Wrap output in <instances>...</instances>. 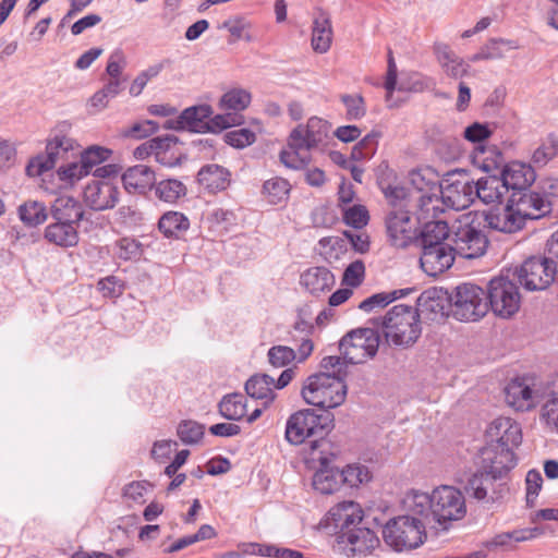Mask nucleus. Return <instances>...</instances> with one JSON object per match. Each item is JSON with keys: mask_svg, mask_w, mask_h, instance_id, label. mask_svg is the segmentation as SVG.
Instances as JSON below:
<instances>
[{"mask_svg": "<svg viewBox=\"0 0 558 558\" xmlns=\"http://www.w3.org/2000/svg\"><path fill=\"white\" fill-rule=\"evenodd\" d=\"M403 508L412 514L438 524L459 521L466 514L465 498L453 486H439L430 495L423 492H410L403 498Z\"/></svg>", "mask_w": 558, "mask_h": 558, "instance_id": "nucleus-1", "label": "nucleus"}, {"mask_svg": "<svg viewBox=\"0 0 558 558\" xmlns=\"http://www.w3.org/2000/svg\"><path fill=\"white\" fill-rule=\"evenodd\" d=\"M330 133L329 123L312 117L306 123L295 126L288 140L287 148L280 153L281 162L290 169L299 170L311 161L310 151L326 145Z\"/></svg>", "mask_w": 558, "mask_h": 558, "instance_id": "nucleus-2", "label": "nucleus"}, {"mask_svg": "<svg viewBox=\"0 0 558 558\" xmlns=\"http://www.w3.org/2000/svg\"><path fill=\"white\" fill-rule=\"evenodd\" d=\"M381 328L388 345L410 348L422 333L418 310L404 304L395 305L381 318Z\"/></svg>", "mask_w": 558, "mask_h": 558, "instance_id": "nucleus-3", "label": "nucleus"}, {"mask_svg": "<svg viewBox=\"0 0 558 558\" xmlns=\"http://www.w3.org/2000/svg\"><path fill=\"white\" fill-rule=\"evenodd\" d=\"M333 427V417L330 413L316 414L313 410L305 409L293 413L286 424V439L292 445H301L307 438L312 450L325 444L324 437Z\"/></svg>", "mask_w": 558, "mask_h": 558, "instance_id": "nucleus-4", "label": "nucleus"}, {"mask_svg": "<svg viewBox=\"0 0 558 558\" xmlns=\"http://www.w3.org/2000/svg\"><path fill=\"white\" fill-rule=\"evenodd\" d=\"M558 389L533 377H517L505 387V401L515 411L526 412L556 398Z\"/></svg>", "mask_w": 558, "mask_h": 558, "instance_id": "nucleus-5", "label": "nucleus"}, {"mask_svg": "<svg viewBox=\"0 0 558 558\" xmlns=\"http://www.w3.org/2000/svg\"><path fill=\"white\" fill-rule=\"evenodd\" d=\"M426 524L425 518L407 511V514L392 518L384 525V542L395 551L417 548L426 537Z\"/></svg>", "mask_w": 558, "mask_h": 558, "instance_id": "nucleus-6", "label": "nucleus"}, {"mask_svg": "<svg viewBox=\"0 0 558 558\" xmlns=\"http://www.w3.org/2000/svg\"><path fill=\"white\" fill-rule=\"evenodd\" d=\"M301 395L310 405L335 409L344 402L347 385L342 378L330 373H317L304 380Z\"/></svg>", "mask_w": 558, "mask_h": 558, "instance_id": "nucleus-7", "label": "nucleus"}, {"mask_svg": "<svg viewBox=\"0 0 558 558\" xmlns=\"http://www.w3.org/2000/svg\"><path fill=\"white\" fill-rule=\"evenodd\" d=\"M452 316L461 322H476L488 312L487 293L478 286L462 283L449 295Z\"/></svg>", "mask_w": 558, "mask_h": 558, "instance_id": "nucleus-8", "label": "nucleus"}, {"mask_svg": "<svg viewBox=\"0 0 558 558\" xmlns=\"http://www.w3.org/2000/svg\"><path fill=\"white\" fill-rule=\"evenodd\" d=\"M556 272V263L545 256H531L514 269L520 284L529 291L546 290L554 282Z\"/></svg>", "mask_w": 558, "mask_h": 558, "instance_id": "nucleus-9", "label": "nucleus"}, {"mask_svg": "<svg viewBox=\"0 0 558 558\" xmlns=\"http://www.w3.org/2000/svg\"><path fill=\"white\" fill-rule=\"evenodd\" d=\"M488 240L481 229V222H476L471 215L463 216L454 229V252L466 258H477L485 254Z\"/></svg>", "mask_w": 558, "mask_h": 558, "instance_id": "nucleus-10", "label": "nucleus"}, {"mask_svg": "<svg viewBox=\"0 0 558 558\" xmlns=\"http://www.w3.org/2000/svg\"><path fill=\"white\" fill-rule=\"evenodd\" d=\"M380 338L372 328H361L347 333L339 343L343 359L350 364L364 363L378 351Z\"/></svg>", "mask_w": 558, "mask_h": 558, "instance_id": "nucleus-11", "label": "nucleus"}, {"mask_svg": "<svg viewBox=\"0 0 558 558\" xmlns=\"http://www.w3.org/2000/svg\"><path fill=\"white\" fill-rule=\"evenodd\" d=\"M251 93L244 88H231L227 90L218 101V109L221 111L214 116V128L227 130L244 123L242 112L250 106Z\"/></svg>", "mask_w": 558, "mask_h": 558, "instance_id": "nucleus-12", "label": "nucleus"}, {"mask_svg": "<svg viewBox=\"0 0 558 558\" xmlns=\"http://www.w3.org/2000/svg\"><path fill=\"white\" fill-rule=\"evenodd\" d=\"M438 186L447 208L462 210L475 201L474 181L465 171L448 173Z\"/></svg>", "mask_w": 558, "mask_h": 558, "instance_id": "nucleus-13", "label": "nucleus"}, {"mask_svg": "<svg viewBox=\"0 0 558 558\" xmlns=\"http://www.w3.org/2000/svg\"><path fill=\"white\" fill-rule=\"evenodd\" d=\"M488 301L495 315L509 318L520 310L521 294L513 281L497 277L489 281Z\"/></svg>", "mask_w": 558, "mask_h": 558, "instance_id": "nucleus-14", "label": "nucleus"}, {"mask_svg": "<svg viewBox=\"0 0 558 558\" xmlns=\"http://www.w3.org/2000/svg\"><path fill=\"white\" fill-rule=\"evenodd\" d=\"M337 549L348 558H365L380 548V539L369 527L359 526L336 536Z\"/></svg>", "mask_w": 558, "mask_h": 558, "instance_id": "nucleus-15", "label": "nucleus"}, {"mask_svg": "<svg viewBox=\"0 0 558 558\" xmlns=\"http://www.w3.org/2000/svg\"><path fill=\"white\" fill-rule=\"evenodd\" d=\"M386 232L392 246L405 248L417 238V220L409 210L395 208L386 217Z\"/></svg>", "mask_w": 558, "mask_h": 558, "instance_id": "nucleus-16", "label": "nucleus"}, {"mask_svg": "<svg viewBox=\"0 0 558 558\" xmlns=\"http://www.w3.org/2000/svg\"><path fill=\"white\" fill-rule=\"evenodd\" d=\"M485 437L488 446L514 451L522 442V429L515 420L499 416L488 424Z\"/></svg>", "mask_w": 558, "mask_h": 558, "instance_id": "nucleus-17", "label": "nucleus"}, {"mask_svg": "<svg viewBox=\"0 0 558 558\" xmlns=\"http://www.w3.org/2000/svg\"><path fill=\"white\" fill-rule=\"evenodd\" d=\"M480 468L493 480L501 478L515 465L514 451L486 445L480 451Z\"/></svg>", "mask_w": 558, "mask_h": 558, "instance_id": "nucleus-18", "label": "nucleus"}, {"mask_svg": "<svg viewBox=\"0 0 558 558\" xmlns=\"http://www.w3.org/2000/svg\"><path fill=\"white\" fill-rule=\"evenodd\" d=\"M119 189L110 181L93 180L88 182L83 192L86 206L93 210H107L113 208L119 201Z\"/></svg>", "mask_w": 558, "mask_h": 558, "instance_id": "nucleus-19", "label": "nucleus"}, {"mask_svg": "<svg viewBox=\"0 0 558 558\" xmlns=\"http://www.w3.org/2000/svg\"><path fill=\"white\" fill-rule=\"evenodd\" d=\"M364 518V511L360 504L344 500L332 506L327 513L328 525L338 530L337 535L345 534L359 527Z\"/></svg>", "mask_w": 558, "mask_h": 558, "instance_id": "nucleus-20", "label": "nucleus"}, {"mask_svg": "<svg viewBox=\"0 0 558 558\" xmlns=\"http://www.w3.org/2000/svg\"><path fill=\"white\" fill-rule=\"evenodd\" d=\"M421 250V268L430 277H436L445 272L454 262L456 252L450 244L422 247Z\"/></svg>", "mask_w": 558, "mask_h": 558, "instance_id": "nucleus-21", "label": "nucleus"}, {"mask_svg": "<svg viewBox=\"0 0 558 558\" xmlns=\"http://www.w3.org/2000/svg\"><path fill=\"white\" fill-rule=\"evenodd\" d=\"M517 217L524 225L527 219H538L548 211L547 202L537 193L513 192L508 201Z\"/></svg>", "mask_w": 558, "mask_h": 558, "instance_id": "nucleus-22", "label": "nucleus"}, {"mask_svg": "<svg viewBox=\"0 0 558 558\" xmlns=\"http://www.w3.org/2000/svg\"><path fill=\"white\" fill-rule=\"evenodd\" d=\"M167 128L187 129L196 133H219L222 131L214 128L213 109L209 105L186 108L175 121V126L167 125Z\"/></svg>", "mask_w": 558, "mask_h": 558, "instance_id": "nucleus-23", "label": "nucleus"}, {"mask_svg": "<svg viewBox=\"0 0 558 558\" xmlns=\"http://www.w3.org/2000/svg\"><path fill=\"white\" fill-rule=\"evenodd\" d=\"M417 204V222L437 219L438 215L447 208L441 189L436 183H427L425 189L418 187L413 196Z\"/></svg>", "mask_w": 558, "mask_h": 558, "instance_id": "nucleus-24", "label": "nucleus"}, {"mask_svg": "<svg viewBox=\"0 0 558 558\" xmlns=\"http://www.w3.org/2000/svg\"><path fill=\"white\" fill-rule=\"evenodd\" d=\"M433 51L446 76L453 80H462L469 75L470 63L459 57L448 44L435 43Z\"/></svg>", "mask_w": 558, "mask_h": 558, "instance_id": "nucleus-25", "label": "nucleus"}, {"mask_svg": "<svg viewBox=\"0 0 558 558\" xmlns=\"http://www.w3.org/2000/svg\"><path fill=\"white\" fill-rule=\"evenodd\" d=\"M535 172L530 165L513 161L505 166L500 179L506 191H526L535 181Z\"/></svg>", "mask_w": 558, "mask_h": 558, "instance_id": "nucleus-26", "label": "nucleus"}, {"mask_svg": "<svg viewBox=\"0 0 558 558\" xmlns=\"http://www.w3.org/2000/svg\"><path fill=\"white\" fill-rule=\"evenodd\" d=\"M300 283L308 293L320 295L333 288L336 278L327 267L315 266L301 274Z\"/></svg>", "mask_w": 558, "mask_h": 558, "instance_id": "nucleus-27", "label": "nucleus"}, {"mask_svg": "<svg viewBox=\"0 0 558 558\" xmlns=\"http://www.w3.org/2000/svg\"><path fill=\"white\" fill-rule=\"evenodd\" d=\"M122 183L130 193L146 194L155 186L156 174L150 167L136 165L124 171Z\"/></svg>", "mask_w": 558, "mask_h": 558, "instance_id": "nucleus-28", "label": "nucleus"}, {"mask_svg": "<svg viewBox=\"0 0 558 558\" xmlns=\"http://www.w3.org/2000/svg\"><path fill=\"white\" fill-rule=\"evenodd\" d=\"M78 227L80 223L53 220L46 227L44 238L56 246L73 247L77 245L80 240Z\"/></svg>", "mask_w": 558, "mask_h": 558, "instance_id": "nucleus-29", "label": "nucleus"}, {"mask_svg": "<svg viewBox=\"0 0 558 558\" xmlns=\"http://www.w3.org/2000/svg\"><path fill=\"white\" fill-rule=\"evenodd\" d=\"M332 27L329 15L317 10L313 20L311 46L316 53H326L332 43Z\"/></svg>", "mask_w": 558, "mask_h": 558, "instance_id": "nucleus-30", "label": "nucleus"}, {"mask_svg": "<svg viewBox=\"0 0 558 558\" xmlns=\"http://www.w3.org/2000/svg\"><path fill=\"white\" fill-rule=\"evenodd\" d=\"M175 144L177 140L171 136L155 137L137 146L133 151V156L134 158L142 160L150 155H154L158 162L165 166H173L175 162L168 160L166 158V154Z\"/></svg>", "mask_w": 558, "mask_h": 558, "instance_id": "nucleus-31", "label": "nucleus"}, {"mask_svg": "<svg viewBox=\"0 0 558 558\" xmlns=\"http://www.w3.org/2000/svg\"><path fill=\"white\" fill-rule=\"evenodd\" d=\"M197 180L208 192L216 193L229 186L230 172L219 165H206L198 171Z\"/></svg>", "mask_w": 558, "mask_h": 558, "instance_id": "nucleus-32", "label": "nucleus"}, {"mask_svg": "<svg viewBox=\"0 0 558 558\" xmlns=\"http://www.w3.org/2000/svg\"><path fill=\"white\" fill-rule=\"evenodd\" d=\"M506 187L502 180L496 175H487L474 181L475 198H478L486 205L501 202Z\"/></svg>", "mask_w": 558, "mask_h": 558, "instance_id": "nucleus-33", "label": "nucleus"}, {"mask_svg": "<svg viewBox=\"0 0 558 558\" xmlns=\"http://www.w3.org/2000/svg\"><path fill=\"white\" fill-rule=\"evenodd\" d=\"M485 222L490 229L505 233H512L523 228V223L509 203L501 210H490L485 214Z\"/></svg>", "mask_w": 558, "mask_h": 558, "instance_id": "nucleus-34", "label": "nucleus"}, {"mask_svg": "<svg viewBox=\"0 0 558 558\" xmlns=\"http://www.w3.org/2000/svg\"><path fill=\"white\" fill-rule=\"evenodd\" d=\"M83 216L84 210L81 204L71 196H60L51 206L52 220L80 223Z\"/></svg>", "mask_w": 558, "mask_h": 558, "instance_id": "nucleus-35", "label": "nucleus"}, {"mask_svg": "<svg viewBox=\"0 0 558 558\" xmlns=\"http://www.w3.org/2000/svg\"><path fill=\"white\" fill-rule=\"evenodd\" d=\"M245 391L250 397L262 400L264 405L276 398L274 378L266 374L252 376L245 384Z\"/></svg>", "mask_w": 558, "mask_h": 558, "instance_id": "nucleus-36", "label": "nucleus"}, {"mask_svg": "<svg viewBox=\"0 0 558 558\" xmlns=\"http://www.w3.org/2000/svg\"><path fill=\"white\" fill-rule=\"evenodd\" d=\"M518 48L519 44L515 40L494 38L488 40L477 53L473 54L470 61L477 62L482 60L502 59L509 51Z\"/></svg>", "mask_w": 558, "mask_h": 558, "instance_id": "nucleus-37", "label": "nucleus"}, {"mask_svg": "<svg viewBox=\"0 0 558 558\" xmlns=\"http://www.w3.org/2000/svg\"><path fill=\"white\" fill-rule=\"evenodd\" d=\"M341 476L339 469L323 468L315 472L312 485L320 494H333L342 487Z\"/></svg>", "mask_w": 558, "mask_h": 558, "instance_id": "nucleus-38", "label": "nucleus"}, {"mask_svg": "<svg viewBox=\"0 0 558 558\" xmlns=\"http://www.w3.org/2000/svg\"><path fill=\"white\" fill-rule=\"evenodd\" d=\"M449 236L448 223L440 219L425 221L421 231V248L448 244L446 240Z\"/></svg>", "mask_w": 558, "mask_h": 558, "instance_id": "nucleus-39", "label": "nucleus"}, {"mask_svg": "<svg viewBox=\"0 0 558 558\" xmlns=\"http://www.w3.org/2000/svg\"><path fill=\"white\" fill-rule=\"evenodd\" d=\"M543 534L539 527L519 529L495 535L490 544L495 547H511L519 542L533 539Z\"/></svg>", "mask_w": 558, "mask_h": 558, "instance_id": "nucleus-40", "label": "nucleus"}, {"mask_svg": "<svg viewBox=\"0 0 558 558\" xmlns=\"http://www.w3.org/2000/svg\"><path fill=\"white\" fill-rule=\"evenodd\" d=\"M189 227V219L179 211H168L163 214L158 222L160 232L167 238H177L180 233L186 231Z\"/></svg>", "mask_w": 558, "mask_h": 558, "instance_id": "nucleus-41", "label": "nucleus"}, {"mask_svg": "<svg viewBox=\"0 0 558 558\" xmlns=\"http://www.w3.org/2000/svg\"><path fill=\"white\" fill-rule=\"evenodd\" d=\"M220 414L230 421H239L246 414V399L241 393H231L220 401Z\"/></svg>", "mask_w": 558, "mask_h": 558, "instance_id": "nucleus-42", "label": "nucleus"}, {"mask_svg": "<svg viewBox=\"0 0 558 558\" xmlns=\"http://www.w3.org/2000/svg\"><path fill=\"white\" fill-rule=\"evenodd\" d=\"M155 196L165 203L173 204L185 196L186 186L177 179L161 180L155 183Z\"/></svg>", "mask_w": 558, "mask_h": 558, "instance_id": "nucleus-43", "label": "nucleus"}, {"mask_svg": "<svg viewBox=\"0 0 558 558\" xmlns=\"http://www.w3.org/2000/svg\"><path fill=\"white\" fill-rule=\"evenodd\" d=\"M290 190L291 185L286 179L276 177L264 182L263 195L269 204L278 205L288 199Z\"/></svg>", "mask_w": 558, "mask_h": 558, "instance_id": "nucleus-44", "label": "nucleus"}, {"mask_svg": "<svg viewBox=\"0 0 558 558\" xmlns=\"http://www.w3.org/2000/svg\"><path fill=\"white\" fill-rule=\"evenodd\" d=\"M397 73H398L397 64H396L392 53L390 51L389 58H388L387 75H386V81H385V89L387 93L386 98H387L388 102L391 101L392 94L396 89H398L400 92H410V90L416 92V90L421 89V85L416 81L412 85H409L403 80L398 84Z\"/></svg>", "mask_w": 558, "mask_h": 558, "instance_id": "nucleus-45", "label": "nucleus"}, {"mask_svg": "<svg viewBox=\"0 0 558 558\" xmlns=\"http://www.w3.org/2000/svg\"><path fill=\"white\" fill-rule=\"evenodd\" d=\"M21 220L29 227H36L46 221L48 213L46 206L37 201H27L19 207Z\"/></svg>", "mask_w": 558, "mask_h": 558, "instance_id": "nucleus-46", "label": "nucleus"}, {"mask_svg": "<svg viewBox=\"0 0 558 558\" xmlns=\"http://www.w3.org/2000/svg\"><path fill=\"white\" fill-rule=\"evenodd\" d=\"M449 301V296H445L437 291H425L418 298V306L422 313H429L434 315L433 319L437 316L445 315V303Z\"/></svg>", "mask_w": 558, "mask_h": 558, "instance_id": "nucleus-47", "label": "nucleus"}, {"mask_svg": "<svg viewBox=\"0 0 558 558\" xmlns=\"http://www.w3.org/2000/svg\"><path fill=\"white\" fill-rule=\"evenodd\" d=\"M111 155V149L99 145H92L81 153L80 161L84 166L87 174H89L95 167L109 160Z\"/></svg>", "mask_w": 558, "mask_h": 558, "instance_id": "nucleus-48", "label": "nucleus"}, {"mask_svg": "<svg viewBox=\"0 0 558 558\" xmlns=\"http://www.w3.org/2000/svg\"><path fill=\"white\" fill-rule=\"evenodd\" d=\"M493 481L494 480L484 473V471L476 472L469 477L464 489L471 497L477 500H484L488 495V489L493 485Z\"/></svg>", "mask_w": 558, "mask_h": 558, "instance_id": "nucleus-49", "label": "nucleus"}, {"mask_svg": "<svg viewBox=\"0 0 558 558\" xmlns=\"http://www.w3.org/2000/svg\"><path fill=\"white\" fill-rule=\"evenodd\" d=\"M342 486L359 487L365 483H368L372 478V474L367 466L362 464H349L343 470H340Z\"/></svg>", "mask_w": 558, "mask_h": 558, "instance_id": "nucleus-50", "label": "nucleus"}, {"mask_svg": "<svg viewBox=\"0 0 558 558\" xmlns=\"http://www.w3.org/2000/svg\"><path fill=\"white\" fill-rule=\"evenodd\" d=\"M70 125L63 123L60 125V129L53 131V133L48 138V143L50 144V150L59 149L61 155L63 156L70 150H74L77 146L76 142L70 137L63 129H68Z\"/></svg>", "mask_w": 558, "mask_h": 558, "instance_id": "nucleus-51", "label": "nucleus"}, {"mask_svg": "<svg viewBox=\"0 0 558 558\" xmlns=\"http://www.w3.org/2000/svg\"><path fill=\"white\" fill-rule=\"evenodd\" d=\"M177 434L182 442L193 445L204 436V426L195 421H183L179 424Z\"/></svg>", "mask_w": 558, "mask_h": 558, "instance_id": "nucleus-52", "label": "nucleus"}, {"mask_svg": "<svg viewBox=\"0 0 558 558\" xmlns=\"http://www.w3.org/2000/svg\"><path fill=\"white\" fill-rule=\"evenodd\" d=\"M380 133L372 131L365 135L352 149V157L354 159H368L371 158L377 148L378 138Z\"/></svg>", "mask_w": 558, "mask_h": 558, "instance_id": "nucleus-53", "label": "nucleus"}, {"mask_svg": "<svg viewBox=\"0 0 558 558\" xmlns=\"http://www.w3.org/2000/svg\"><path fill=\"white\" fill-rule=\"evenodd\" d=\"M558 155V137L548 136L533 153L532 160L536 165H545Z\"/></svg>", "mask_w": 558, "mask_h": 558, "instance_id": "nucleus-54", "label": "nucleus"}, {"mask_svg": "<svg viewBox=\"0 0 558 558\" xmlns=\"http://www.w3.org/2000/svg\"><path fill=\"white\" fill-rule=\"evenodd\" d=\"M57 175L65 185H73L83 178L87 177V172L81 161H75L61 166L57 170Z\"/></svg>", "mask_w": 558, "mask_h": 558, "instance_id": "nucleus-55", "label": "nucleus"}, {"mask_svg": "<svg viewBox=\"0 0 558 558\" xmlns=\"http://www.w3.org/2000/svg\"><path fill=\"white\" fill-rule=\"evenodd\" d=\"M294 360H296V354L290 347L275 345L268 351V361L274 367H284Z\"/></svg>", "mask_w": 558, "mask_h": 558, "instance_id": "nucleus-56", "label": "nucleus"}, {"mask_svg": "<svg viewBox=\"0 0 558 558\" xmlns=\"http://www.w3.org/2000/svg\"><path fill=\"white\" fill-rule=\"evenodd\" d=\"M255 141V133L248 129H239L225 134V142L235 148H244L252 145Z\"/></svg>", "mask_w": 558, "mask_h": 558, "instance_id": "nucleus-57", "label": "nucleus"}, {"mask_svg": "<svg viewBox=\"0 0 558 558\" xmlns=\"http://www.w3.org/2000/svg\"><path fill=\"white\" fill-rule=\"evenodd\" d=\"M343 218L347 225L361 229L368 221V211L362 205H353L343 209Z\"/></svg>", "mask_w": 558, "mask_h": 558, "instance_id": "nucleus-58", "label": "nucleus"}, {"mask_svg": "<svg viewBox=\"0 0 558 558\" xmlns=\"http://www.w3.org/2000/svg\"><path fill=\"white\" fill-rule=\"evenodd\" d=\"M222 27L227 28L235 39L245 38L246 40H251L246 32L251 29L252 24L243 16H235L225 21Z\"/></svg>", "mask_w": 558, "mask_h": 558, "instance_id": "nucleus-59", "label": "nucleus"}, {"mask_svg": "<svg viewBox=\"0 0 558 558\" xmlns=\"http://www.w3.org/2000/svg\"><path fill=\"white\" fill-rule=\"evenodd\" d=\"M397 298V291L377 293L362 301L359 305V308L365 312H371L376 307H384L388 305Z\"/></svg>", "mask_w": 558, "mask_h": 558, "instance_id": "nucleus-60", "label": "nucleus"}, {"mask_svg": "<svg viewBox=\"0 0 558 558\" xmlns=\"http://www.w3.org/2000/svg\"><path fill=\"white\" fill-rule=\"evenodd\" d=\"M543 477L539 471L530 470L525 477L526 485V502L533 507L542 488Z\"/></svg>", "mask_w": 558, "mask_h": 558, "instance_id": "nucleus-61", "label": "nucleus"}, {"mask_svg": "<svg viewBox=\"0 0 558 558\" xmlns=\"http://www.w3.org/2000/svg\"><path fill=\"white\" fill-rule=\"evenodd\" d=\"M342 101L347 108L348 119L356 120L365 114L366 109L361 95H344Z\"/></svg>", "mask_w": 558, "mask_h": 558, "instance_id": "nucleus-62", "label": "nucleus"}, {"mask_svg": "<svg viewBox=\"0 0 558 558\" xmlns=\"http://www.w3.org/2000/svg\"><path fill=\"white\" fill-rule=\"evenodd\" d=\"M54 168V165L50 161L49 157H46L43 153L38 154L37 156L33 157L27 166H26V173L29 177H39L44 174L45 172L50 171Z\"/></svg>", "mask_w": 558, "mask_h": 558, "instance_id": "nucleus-63", "label": "nucleus"}, {"mask_svg": "<svg viewBox=\"0 0 558 558\" xmlns=\"http://www.w3.org/2000/svg\"><path fill=\"white\" fill-rule=\"evenodd\" d=\"M98 289L105 298H117L123 293L124 284L116 276H108L98 281Z\"/></svg>", "mask_w": 558, "mask_h": 558, "instance_id": "nucleus-64", "label": "nucleus"}]
</instances>
